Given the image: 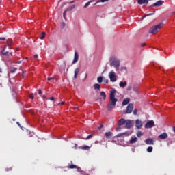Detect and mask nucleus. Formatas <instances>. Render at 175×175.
Instances as JSON below:
<instances>
[{"mask_svg": "<svg viewBox=\"0 0 175 175\" xmlns=\"http://www.w3.org/2000/svg\"><path fill=\"white\" fill-rule=\"evenodd\" d=\"M116 92H117V90H116L110 91L109 102L107 105V109L108 110V111H110V110L114 109V107H116L117 102H118V99L116 98Z\"/></svg>", "mask_w": 175, "mask_h": 175, "instance_id": "obj_1", "label": "nucleus"}, {"mask_svg": "<svg viewBox=\"0 0 175 175\" xmlns=\"http://www.w3.org/2000/svg\"><path fill=\"white\" fill-rule=\"evenodd\" d=\"M110 66H113V68H120V59H117L116 57H112L109 59Z\"/></svg>", "mask_w": 175, "mask_h": 175, "instance_id": "obj_2", "label": "nucleus"}, {"mask_svg": "<svg viewBox=\"0 0 175 175\" xmlns=\"http://www.w3.org/2000/svg\"><path fill=\"white\" fill-rule=\"evenodd\" d=\"M162 27H163V23H159L157 25L150 27L149 30V33H152L153 35H155V33H158V30L161 29Z\"/></svg>", "mask_w": 175, "mask_h": 175, "instance_id": "obj_3", "label": "nucleus"}, {"mask_svg": "<svg viewBox=\"0 0 175 175\" xmlns=\"http://www.w3.org/2000/svg\"><path fill=\"white\" fill-rule=\"evenodd\" d=\"M109 77L110 79V81L112 83H116V81H117V75H116V72L114 71L111 70L109 73Z\"/></svg>", "mask_w": 175, "mask_h": 175, "instance_id": "obj_4", "label": "nucleus"}, {"mask_svg": "<svg viewBox=\"0 0 175 175\" xmlns=\"http://www.w3.org/2000/svg\"><path fill=\"white\" fill-rule=\"evenodd\" d=\"M133 111V104L130 103L126 107V110L124 112V114H131Z\"/></svg>", "mask_w": 175, "mask_h": 175, "instance_id": "obj_5", "label": "nucleus"}, {"mask_svg": "<svg viewBox=\"0 0 175 175\" xmlns=\"http://www.w3.org/2000/svg\"><path fill=\"white\" fill-rule=\"evenodd\" d=\"M155 125V122H154V120H149L146 124H145V128L146 129H148L150 128H152Z\"/></svg>", "mask_w": 175, "mask_h": 175, "instance_id": "obj_6", "label": "nucleus"}, {"mask_svg": "<svg viewBox=\"0 0 175 175\" xmlns=\"http://www.w3.org/2000/svg\"><path fill=\"white\" fill-rule=\"evenodd\" d=\"M163 5V1L159 0L157 2L154 3L151 5V8H159V6H162Z\"/></svg>", "mask_w": 175, "mask_h": 175, "instance_id": "obj_7", "label": "nucleus"}, {"mask_svg": "<svg viewBox=\"0 0 175 175\" xmlns=\"http://www.w3.org/2000/svg\"><path fill=\"white\" fill-rule=\"evenodd\" d=\"M124 125L126 129H131V128H132V122L129 120H126Z\"/></svg>", "mask_w": 175, "mask_h": 175, "instance_id": "obj_8", "label": "nucleus"}, {"mask_svg": "<svg viewBox=\"0 0 175 175\" xmlns=\"http://www.w3.org/2000/svg\"><path fill=\"white\" fill-rule=\"evenodd\" d=\"M135 126L137 129H140L142 126H143V123H142V120L137 119L135 120Z\"/></svg>", "mask_w": 175, "mask_h": 175, "instance_id": "obj_9", "label": "nucleus"}, {"mask_svg": "<svg viewBox=\"0 0 175 175\" xmlns=\"http://www.w3.org/2000/svg\"><path fill=\"white\" fill-rule=\"evenodd\" d=\"M131 133L129 131L124 132L123 133L118 134L117 137H125V136H130Z\"/></svg>", "mask_w": 175, "mask_h": 175, "instance_id": "obj_10", "label": "nucleus"}, {"mask_svg": "<svg viewBox=\"0 0 175 175\" xmlns=\"http://www.w3.org/2000/svg\"><path fill=\"white\" fill-rule=\"evenodd\" d=\"M146 144H148L149 146H151L154 144V140L152 138H148L145 140Z\"/></svg>", "mask_w": 175, "mask_h": 175, "instance_id": "obj_11", "label": "nucleus"}, {"mask_svg": "<svg viewBox=\"0 0 175 175\" xmlns=\"http://www.w3.org/2000/svg\"><path fill=\"white\" fill-rule=\"evenodd\" d=\"M79 61V53L77 52H75L74 59L72 61V64H76Z\"/></svg>", "mask_w": 175, "mask_h": 175, "instance_id": "obj_12", "label": "nucleus"}, {"mask_svg": "<svg viewBox=\"0 0 175 175\" xmlns=\"http://www.w3.org/2000/svg\"><path fill=\"white\" fill-rule=\"evenodd\" d=\"M159 139H161V140H165V139H167V133H163L159 135Z\"/></svg>", "mask_w": 175, "mask_h": 175, "instance_id": "obj_13", "label": "nucleus"}, {"mask_svg": "<svg viewBox=\"0 0 175 175\" xmlns=\"http://www.w3.org/2000/svg\"><path fill=\"white\" fill-rule=\"evenodd\" d=\"M126 121V120H125V119L122 118V119H120V120H118V125L119 126H122V125H124Z\"/></svg>", "mask_w": 175, "mask_h": 175, "instance_id": "obj_14", "label": "nucleus"}, {"mask_svg": "<svg viewBox=\"0 0 175 175\" xmlns=\"http://www.w3.org/2000/svg\"><path fill=\"white\" fill-rule=\"evenodd\" d=\"M80 72V68H77L75 69L74 71V79H77V75H79V72Z\"/></svg>", "mask_w": 175, "mask_h": 175, "instance_id": "obj_15", "label": "nucleus"}, {"mask_svg": "<svg viewBox=\"0 0 175 175\" xmlns=\"http://www.w3.org/2000/svg\"><path fill=\"white\" fill-rule=\"evenodd\" d=\"M138 5H147V0H137Z\"/></svg>", "mask_w": 175, "mask_h": 175, "instance_id": "obj_16", "label": "nucleus"}, {"mask_svg": "<svg viewBox=\"0 0 175 175\" xmlns=\"http://www.w3.org/2000/svg\"><path fill=\"white\" fill-rule=\"evenodd\" d=\"M136 142H137V137H131V139H130V144H135V143H136Z\"/></svg>", "mask_w": 175, "mask_h": 175, "instance_id": "obj_17", "label": "nucleus"}, {"mask_svg": "<svg viewBox=\"0 0 175 175\" xmlns=\"http://www.w3.org/2000/svg\"><path fill=\"white\" fill-rule=\"evenodd\" d=\"M92 2H95V0H90L88 3H86L83 6L84 9H87V8H88V6H90V5L92 3Z\"/></svg>", "mask_w": 175, "mask_h": 175, "instance_id": "obj_18", "label": "nucleus"}, {"mask_svg": "<svg viewBox=\"0 0 175 175\" xmlns=\"http://www.w3.org/2000/svg\"><path fill=\"white\" fill-rule=\"evenodd\" d=\"M120 88H125L126 87V81H121L119 83Z\"/></svg>", "mask_w": 175, "mask_h": 175, "instance_id": "obj_19", "label": "nucleus"}, {"mask_svg": "<svg viewBox=\"0 0 175 175\" xmlns=\"http://www.w3.org/2000/svg\"><path fill=\"white\" fill-rule=\"evenodd\" d=\"M129 102H131V99H129V98L124 99L122 102V106H126V105H128V103H129Z\"/></svg>", "mask_w": 175, "mask_h": 175, "instance_id": "obj_20", "label": "nucleus"}, {"mask_svg": "<svg viewBox=\"0 0 175 175\" xmlns=\"http://www.w3.org/2000/svg\"><path fill=\"white\" fill-rule=\"evenodd\" d=\"M105 136H106L107 139H110V137H111V136H113V133L107 132V133H105Z\"/></svg>", "mask_w": 175, "mask_h": 175, "instance_id": "obj_21", "label": "nucleus"}, {"mask_svg": "<svg viewBox=\"0 0 175 175\" xmlns=\"http://www.w3.org/2000/svg\"><path fill=\"white\" fill-rule=\"evenodd\" d=\"M75 8H76V5H72L70 7H68L66 10L67 12H72V10H73V9H75Z\"/></svg>", "mask_w": 175, "mask_h": 175, "instance_id": "obj_22", "label": "nucleus"}, {"mask_svg": "<svg viewBox=\"0 0 175 175\" xmlns=\"http://www.w3.org/2000/svg\"><path fill=\"white\" fill-rule=\"evenodd\" d=\"M94 90H98V91L100 90V85L99 83L94 84Z\"/></svg>", "mask_w": 175, "mask_h": 175, "instance_id": "obj_23", "label": "nucleus"}, {"mask_svg": "<svg viewBox=\"0 0 175 175\" xmlns=\"http://www.w3.org/2000/svg\"><path fill=\"white\" fill-rule=\"evenodd\" d=\"M98 83H103V77L100 76L97 78Z\"/></svg>", "mask_w": 175, "mask_h": 175, "instance_id": "obj_24", "label": "nucleus"}, {"mask_svg": "<svg viewBox=\"0 0 175 175\" xmlns=\"http://www.w3.org/2000/svg\"><path fill=\"white\" fill-rule=\"evenodd\" d=\"M44 38H46V32L43 31L40 35V39L42 40Z\"/></svg>", "mask_w": 175, "mask_h": 175, "instance_id": "obj_25", "label": "nucleus"}, {"mask_svg": "<svg viewBox=\"0 0 175 175\" xmlns=\"http://www.w3.org/2000/svg\"><path fill=\"white\" fill-rule=\"evenodd\" d=\"M83 150H85L86 151H88V150H90V146L85 145L81 148Z\"/></svg>", "mask_w": 175, "mask_h": 175, "instance_id": "obj_26", "label": "nucleus"}, {"mask_svg": "<svg viewBox=\"0 0 175 175\" xmlns=\"http://www.w3.org/2000/svg\"><path fill=\"white\" fill-rule=\"evenodd\" d=\"M100 96H103L104 100L106 99V93H105V92H101Z\"/></svg>", "mask_w": 175, "mask_h": 175, "instance_id": "obj_27", "label": "nucleus"}, {"mask_svg": "<svg viewBox=\"0 0 175 175\" xmlns=\"http://www.w3.org/2000/svg\"><path fill=\"white\" fill-rule=\"evenodd\" d=\"M92 136H94L92 134H90L89 135L87 136L86 138H83L84 140H90V139H91V137H92Z\"/></svg>", "mask_w": 175, "mask_h": 175, "instance_id": "obj_28", "label": "nucleus"}, {"mask_svg": "<svg viewBox=\"0 0 175 175\" xmlns=\"http://www.w3.org/2000/svg\"><path fill=\"white\" fill-rule=\"evenodd\" d=\"M68 169H77V166L76 165L72 164L68 167Z\"/></svg>", "mask_w": 175, "mask_h": 175, "instance_id": "obj_29", "label": "nucleus"}, {"mask_svg": "<svg viewBox=\"0 0 175 175\" xmlns=\"http://www.w3.org/2000/svg\"><path fill=\"white\" fill-rule=\"evenodd\" d=\"M16 70H17V68H12L11 70H10V73H15L16 72Z\"/></svg>", "mask_w": 175, "mask_h": 175, "instance_id": "obj_30", "label": "nucleus"}, {"mask_svg": "<svg viewBox=\"0 0 175 175\" xmlns=\"http://www.w3.org/2000/svg\"><path fill=\"white\" fill-rule=\"evenodd\" d=\"M152 150H153L152 146H148V147L147 148V152H151L152 151Z\"/></svg>", "mask_w": 175, "mask_h": 175, "instance_id": "obj_31", "label": "nucleus"}, {"mask_svg": "<svg viewBox=\"0 0 175 175\" xmlns=\"http://www.w3.org/2000/svg\"><path fill=\"white\" fill-rule=\"evenodd\" d=\"M137 137H140L143 136V133H142V131H138L137 133Z\"/></svg>", "mask_w": 175, "mask_h": 175, "instance_id": "obj_32", "label": "nucleus"}, {"mask_svg": "<svg viewBox=\"0 0 175 175\" xmlns=\"http://www.w3.org/2000/svg\"><path fill=\"white\" fill-rule=\"evenodd\" d=\"M9 52H5V49H3L2 50V51H1V53L3 54V55H8V53Z\"/></svg>", "mask_w": 175, "mask_h": 175, "instance_id": "obj_33", "label": "nucleus"}, {"mask_svg": "<svg viewBox=\"0 0 175 175\" xmlns=\"http://www.w3.org/2000/svg\"><path fill=\"white\" fill-rule=\"evenodd\" d=\"M103 83H105V84H109V80L108 79H103Z\"/></svg>", "mask_w": 175, "mask_h": 175, "instance_id": "obj_34", "label": "nucleus"}, {"mask_svg": "<svg viewBox=\"0 0 175 175\" xmlns=\"http://www.w3.org/2000/svg\"><path fill=\"white\" fill-rule=\"evenodd\" d=\"M66 25L65 23H62L60 27L61 28H65Z\"/></svg>", "mask_w": 175, "mask_h": 175, "instance_id": "obj_35", "label": "nucleus"}, {"mask_svg": "<svg viewBox=\"0 0 175 175\" xmlns=\"http://www.w3.org/2000/svg\"><path fill=\"white\" fill-rule=\"evenodd\" d=\"M29 98H30V99H32V100L34 99L33 93H31V94H30Z\"/></svg>", "mask_w": 175, "mask_h": 175, "instance_id": "obj_36", "label": "nucleus"}, {"mask_svg": "<svg viewBox=\"0 0 175 175\" xmlns=\"http://www.w3.org/2000/svg\"><path fill=\"white\" fill-rule=\"evenodd\" d=\"M133 113L134 116H137V109H134Z\"/></svg>", "mask_w": 175, "mask_h": 175, "instance_id": "obj_37", "label": "nucleus"}, {"mask_svg": "<svg viewBox=\"0 0 175 175\" xmlns=\"http://www.w3.org/2000/svg\"><path fill=\"white\" fill-rule=\"evenodd\" d=\"M68 11H66V10L64 12V14H63V17H64V18H66V12H67Z\"/></svg>", "mask_w": 175, "mask_h": 175, "instance_id": "obj_38", "label": "nucleus"}, {"mask_svg": "<svg viewBox=\"0 0 175 175\" xmlns=\"http://www.w3.org/2000/svg\"><path fill=\"white\" fill-rule=\"evenodd\" d=\"M102 128H103V124H100V126H98V131H100V129H102Z\"/></svg>", "mask_w": 175, "mask_h": 175, "instance_id": "obj_39", "label": "nucleus"}, {"mask_svg": "<svg viewBox=\"0 0 175 175\" xmlns=\"http://www.w3.org/2000/svg\"><path fill=\"white\" fill-rule=\"evenodd\" d=\"M47 80L50 81L51 80H54V77H48Z\"/></svg>", "mask_w": 175, "mask_h": 175, "instance_id": "obj_40", "label": "nucleus"}, {"mask_svg": "<svg viewBox=\"0 0 175 175\" xmlns=\"http://www.w3.org/2000/svg\"><path fill=\"white\" fill-rule=\"evenodd\" d=\"M120 131H121V127H117L116 128V132H120Z\"/></svg>", "mask_w": 175, "mask_h": 175, "instance_id": "obj_41", "label": "nucleus"}, {"mask_svg": "<svg viewBox=\"0 0 175 175\" xmlns=\"http://www.w3.org/2000/svg\"><path fill=\"white\" fill-rule=\"evenodd\" d=\"M0 40H6V38L5 37H0Z\"/></svg>", "mask_w": 175, "mask_h": 175, "instance_id": "obj_42", "label": "nucleus"}, {"mask_svg": "<svg viewBox=\"0 0 175 175\" xmlns=\"http://www.w3.org/2000/svg\"><path fill=\"white\" fill-rule=\"evenodd\" d=\"M38 94L39 95H42V90L40 89L38 90Z\"/></svg>", "mask_w": 175, "mask_h": 175, "instance_id": "obj_43", "label": "nucleus"}, {"mask_svg": "<svg viewBox=\"0 0 175 175\" xmlns=\"http://www.w3.org/2000/svg\"><path fill=\"white\" fill-rule=\"evenodd\" d=\"M59 105H65V102H64V101H62V102H61L60 103H59Z\"/></svg>", "mask_w": 175, "mask_h": 175, "instance_id": "obj_44", "label": "nucleus"}, {"mask_svg": "<svg viewBox=\"0 0 175 175\" xmlns=\"http://www.w3.org/2000/svg\"><path fill=\"white\" fill-rule=\"evenodd\" d=\"M107 1H109V0H100V2H107Z\"/></svg>", "mask_w": 175, "mask_h": 175, "instance_id": "obj_45", "label": "nucleus"}, {"mask_svg": "<svg viewBox=\"0 0 175 175\" xmlns=\"http://www.w3.org/2000/svg\"><path fill=\"white\" fill-rule=\"evenodd\" d=\"M49 100H54V97H51V98H49Z\"/></svg>", "mask_w": 175, "mask_h": 175, "instance_id": "obj_46", "label": "nucleus"}, {"mask_svg": "<svg viewBox=\"0 0 175 175\" xmlns=\"http://www.w3.org/2000/svg\"><path fill=\"white\" fill-rule=\"evenodd\" d=\"M16 124L17 125H18V126L21 127V124H20V122H17Z\"/></svg>", "mask_w": 175, "mask_h": 175, "instance_id": "obj_47", "label": "nucleus"}, {"mask_svg": "<svg viewBox=\"0 0 175 175\" xmlns=\"http://www.w3.org/2000/svg\"><path fill=\"white\" fill-rule=\"evenodd\" d=\"M43 99H47V98L46 97V96L44 94L42 96Z\"/></svg>", "mask_w": 175, "mask_h": 175, "instance_id": "obj_48", "label": "nucleus"}, {"mask_svg": "<svg viewBox=\"0 0 175 175\" xmlns=\"http://www.w3.org/2000/svg\"><path fill=\"white\" fill-rule=\"evenodd\" d=\"M38 54L34 55V58H38Z\"/></svg>", "mask_w": 175, "mask_h": 175, "instance_id": "obj_49", "label": "nucleus"}, {"mask_svg": "<svg viewBox=\"0 0 175 175\" xmlns=\"http://www.w3.org/2000/svg\"><path fill=\"white\" fill-rule=\"evenodd\" d=\"M144 46H146L145 43L142 44V47H144Z\"/></svg>", "mask_w": 175, "mask_h": 175, "instance_id": "obj_50", "label": "nucleus"}, {"mask_svg": "<svg viewBox=\"0 0 175 175\" xmlns=\"http://www.w3.org/2000/svg\"><path fill=\"white\" fill-rule=\"evenodd\" d=\"M75 150H76V148H77V144H75Z\"/></svg>", "mask_w": 175, "mask_h": 175, "instance_id": "obj_51", "label": "nucleus"}, {"mask_svg": "<svg viewBox=\"0 0 175 175\" xmlns=\"http://www.w3.org/2000/svg\"><path fill=\"white\" fill-rule=\"evenodd\" d=\"M0 73H2V68L0 67Z\"/></svg>", "mask_w": 175, "mask_h": 175, "instance_id": "obj_52", "label": "nucleus"}, {"mask_svg": "<svg viewBox=\"0 0 175 175\" xmlns=\"http://www.w3.org/2000/svg\"><path fill=\"white\" fill-rule=\"evenodd\" d=\"M98 3V1H96L95 3H94L93 5H95Z\"/></svg>", "mask_w": 175, "mask_h": 175, "instance_id": "obj_53", "label": "nucleus"}, {"mask_svg": "<svg viewBox=\"0 0 175 175\" xmlns=\"http://www.w3.org/2000/svg\"><path fill=\"white\" fill-rule=\"evenodd\" d=\"M75 3V1H72L70 2V3Z\"/></svg>", "mask_w": 175, "mask_h": 175, "instance_id": "obj_54", "label": "nucleus"}, {"mask_svg": "<svg viewBox=\"0 0 175 175\" xmlns=\"http://www.w3.org/2000/svg\"><path fill=\"white\" fill-rule=\"evenodd\" d=\"M74 109H79V107H75Z\"/></svg>", "mask_w": 175, "mask_h": 175, "instance_id": "obj_55", "label": "nucleus"}, {"mask_svg": "<svg viewBox=\"0 0 175 175\" xmlns=\"http://www.w3.org/2000/svg\"><path fill=\"white\" fill-rule=\"evenodd\" d=\"M8 46L10 47V44H8Z\"/></svg>", "mask_w": 175, "mask_h": 175, "instance_id": "obj_56", "label": "nucleus"}, {"mask_svg": "<svg viewBox=\"0 0 175 175\" xmlns=\"http://www.w3.org/2000/svg\"><path fill=\"white\" fill-rule=\"evenodd\" d=\"M127 90H130V88H128Z\"/></svg>", "mask_w": 175, "mask_h": 175, "instance_id": "obj_57", "label": "nucleus"}]
</instances>
